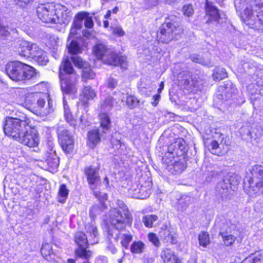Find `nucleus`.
I'll return each instance as SVG.
<instances>
[{"mask_svg":"<svg viewBox=\"0 0 263 263\" xmlns=\"http://www.w3.org/2000/svg\"><path fill=\"white\" fill-rule=\"evenodd\" d=\"M235 7L241 10V20L247 25L257 30L263 29V0H240L239 6Z\"/></svg>","mask_w":263,"mask_h":263,"instance_id":"f257e3e1","label":"nucleus"},{"mask_svg":"<svg viewBox=\"0 0 263 263\" xmlns=\"http://www.w3.org/2000/svg\"><path fill=\"white\" fill-rule=\"evenodd\" d=\"M73 71L68 57H66L63 62V71H60L61 89L64 94L74 96L77 92L76 84L78 76L74 73Z\"/></svg>","mask_w":263,"mask_h":263,"instance_id":"f03ea898","label":"nucleus"},{"mask_svg":"<svg viewBox=\"0 0 263 263\" xmlns=\"http://www.w3.org/2000/svg\"><path fill=\"white\" fill-rule=\"evenodd\" d=\"M100 128L93 129L88 133V141L89 146L93 148L98 144L101 138L104 139L108 133L110 126V120L106 113L100 114Z\"/></svg>","mask_w":263,"mask_h":263,"instance_id":"7ed1b4c3","label":"nucleus"},{"mask_svg":"<svg viewBox=\"0 0 263 263\" xmlns=\"http://www.w3.org/2000/svg\"><path fill=\"white\" fill-rule=\"evenodd\" d=\"M50 25L67 24L71 17V11L60 4L50 3Z\"/></svg>","mask_w":263,"mask_h":263,"instance_id":"20e7f679","label":"nucleus"},{"mask_svg":"<svg viewBox=\"0 0 263 263\" xmlns=\"http://www.w3.org/2000/svg\"><path fill=\"white\" fill-rule=\"evenodd\" d=\"M251 177L248 180L251 196L263 191V167L255 165L251 170Z\"/></svg>","mask_w":263,"mask_h":263,"instance_id":"39448f33","label":"nucleus"},{"mask_svg":"<svg viewBox=\"0 0 263 263\" xmlns=\"http://www.w3.org/2000/svg\"><path fill=\"white\" fill-rule=\"evenodd\" d=\"M109 221L115 229L122 230L127 224H132L133 217L131 213H127L126 215L117 208H113L109 211Z\"/></svg>","mask_w":263,"mask_h":263,"instance_id":"423d86ee","label":"nucleus"},{"mask_svg":"<svg viewBox=\"0 0 263 263\" xmlns=\"http://www.w3.org/2000/svg\"><path fill=\"white\" fill-rule=\"evenodd\" d=\"M174 16H169L166 19L165 23L163 24L160 31L157 32V40L162 43H168L174 37V35L178 34L180 32V29L177 28L174 24L171 23L170 20L173 21Z\"/></svg>","mask_w":263,"mask_h":263,"instance_id":"0eeeda50","label":"nucleus"},{"mask_svg":"<svg viewBox=\"0 0 263 263\" xmlns=\"http://www.w3.org/2000/svg\"><path fill=\"white\" fill-rule=\"evenodd\" d=\"M27 124L25 121L8 117L6 118L4 131L6 135L16 140Z\"/></svg>","mask_w":263,"mask_h":263,"instance_id":"6e6552de","label":"nucleus"},{"mask_svg":"<svg viewBox=\"0 0 263 263\" xmlns=\"http://www.w3.org/2000/svg\"><path fill=\"white\" fill-rule=\"evenodd\" d=\"M74 241L78 246L75 250L76 256L83 259H89L91 256L92 253L90 250H87L88 239L86 235L82 232L77 233L74 236Z\"/></svg>","mask_w":263,"mask_h":263,"instance_id":"1a4fd4ad","label":"nucleus"},{"mask_svg":"<svg viewBox=\"0 0 263 263\" xmlns=\"http://www.w3.org/2000/svg\"><path fill=\"white\" fill-rule=\"evenodd\" d=\"M18 141L28 147H35L39 143V138L36 130L31 127L28 124L24 128V131L16 139Z\"/></svg>","mask_w":263,"mask_h":263,"instance_id":"9d476101","label":"nucleus"},{"mask_svg":"<svg viewBox=\"0 0 263 263\" xmlns=\"http://www.w3.org/2000/svg\"><path fill=\"white\" fill-rule=\"evenodd\" d=\"M220 235L222 236L224 243L227 246H230L234 243L238 231L235 230L234 224L226 222L221 226Z\"/></svg>","mask_w":263,"mask_h":263,"instance_id":"9b49d317","label":"nucleus"},{"mask_svg":"<svg viewBox=\"0 0 263 263\" xmlns=\"http://www.w3.org/2000/svg\"><path fill=\"white\" fill-rule=\"evenodd\" d=\"M162 162L168 172L175 175L181 173L186 167L184 159L177 160L175 158H170L166 156H163Z\"/></svg>","mask_w":263,"mask_h":263,"instance_id":"f8f14e48","label":"nucleus"},{"mask_svg":"<svg viewBox=\"0 0 263 263\" xmlns=\"http://www.w3.org/2000/svg\"><path fill=\"white\" fill-rule=\"evenodd\" d=\"M59 138L61 146L65 153H70L73 148V139L70 133L63 129L58 132Z\"/></svg>","mask_w":263,"mask_h":263,"instance_id":"ddd939ff","label":"nucleus"},{"mask_svg":"<svg viewBox=\"0 0 263 263\" xmlns=\"http://www.w3.org/2000/svg\"><path fill=\"white\" fill-rule=\"evenodd\" d=\"M22 67V63L18 61L12 62L6 66V72L7 76L13 81H20L22 77L20 73V68Z\"/></svg>","mask_w":263,"mask_h":263,"instance_id":"4468645a","label":"nucleus"},{"mask_svg":"<svg viewBox=\"0 0 263 263\" xmlns=\"http://www.w3.org/2000/svg\"><path fill=\"white\" fill-rule=\"evenodd\" d=\"M84 174L90 189L94 190L95 185L100 181L99 168L93 167L92 166L86 167L84 170Z\"/></svg>","mask_w":263,"mask_h":263,"instance_id":"2eb2a0df","label":"nucleus"},{"mask_svg":"<svg viewBox=\"0 0 263 263\" xmlns=\"http://www.w3.org/2000/svg\"><path fill=\"white\" fill-rule=\"evenodd\" d=\"M103 61L105 63L109 65L120 66L122 69L126 68L127 65L126 58L125 57H119L111 51L110 53H107L105 58L103 59Z\"/></svg>","mask_w":263,"mask_h":263,"instance_id":"dca6fc26","label":"nucleus"},{"mask_svg":"<svg viewBox=\"0 0 263 263\" xmlns=\"http://www.w3.org/2000/svg\"><path fill=\"white\" fill-rule=\"evenodd\" d=\"M178 81L183 85L184 88L190 91H194L196 90V82L192 78L190 73L188 71L180 72L177 77Z\"/></svg>","mask_w":263,"mask_h":263,"instance_id":"f3484780","label":"nucleus"},{"mask_svg":"<svg viewBox=\"0 0 263 263\" xmlns=\"http://www.w3.org/2000/svg\"><path fill=\"white\" fill-rule=\"evenodd\" d=\"M205 10L206 15L209 17L206 23L215 22L219 23L220 15L218 9L214 6L213 3L206 0Z\"/></svg>","mask_w":263,"mask_h":263,"instance_id":"a211bd4d","label":"nucleus"},{"mask_svg":"<svg viewBox=\"0 0 263 263\" xmlns=\"http://www.w3.org/2000/svg\"><path fill=\"white\" fill-rule=\"evenodd\" d=\"M217 135L220 138L222 137L220 143H219L220 139H218V140L210 139L208 137L204 136V138L205 139L204 141V144L211 153L216 155H219L221 153L220 145L222 144V141L223 138V136L221 134L215 133V136Z\"/></svg>","mask_w":263,"mask_h":263,"instance_id":"6ab92c4d","label":"nucleus"},{"mask_svg":"<svg viewBox=\"0 0 263 263\" xmlns=\"http://www.w3.org/2000/svg\"><path fill=\"white\" fill-rule=\"evenodd\" d=\"M20 74L22 76L20 78V81L30 80L35 77V70L32 67L22 63V67L20 68Z\"/></svg>","mask_w":263,"mask_h":263,"instance_id":"aec40b11","label":"nucleus"},{"mask_svg":"<svg viewBox=\"0 0 263 263\" xmlns=\"http://www.w3.org/2000/svg\"><path fill=\"white\" fill-rule=\"evenodd\" d=\"M96 97V93L90 86H85L82 89L80 95V100L83 105H86L88 102Z\"/></svg>","mask_w":263,"mask_h":263,"instance_id":"412c9836","label":"nucleus"},{"mask_svg":"<svg viewBox=\"0 0 263 263\" xmlns=\"http://www.w3.org/2000/svg\"><path fill=\"white\" fill-rule=\"evenodd\" d=\"M38 93H28L25 95V100L21 104L28 109H35L36 101L38 99Z\"/></svg>","mask_w":263,"mask_h":263,"instance_id":"4be33fe9","label":"nucleus"},{"mask_svg":"<svg viewBox=\"0 0 263 263\" xmlns=\"http://www.w3.org/2000/svg\"><path fill=\"white\" fill-rule=\"evenodd\" d=\"M161 257L164 263H181V260L170 249H165L161 253Z\"/></svg>","mask_w":263,"mask_h":263,"instance_id":"5701e85b","label":"nucleus"},{"mask_svg":"<svg viewBox=\"0 0 263 263\" xmlns=\"http://www.w3.org/2000/svg\"><path fill=\"white\" fill-rule=\"evenodd\" d=\"M49 4L48 3L41 4L37 8V16L44 23H47L49 21Z\"/></svg>","mask_w":263,"mask_h":263,"instance_id":"b1692460","label":"nucleus"},{"mask_svg":"<svg viewBox=\"0 0 263 263\" xmlns=\"http://www.w3.org/2000/svg\"><path fill=\"white\" fill-rule=\"evenodd\" d=\"M85 229L86 232L89 234V240L91 244H93L98 242V231L97 227L95 225L94 220H91V222L85 226Z\"/></svg>","mask_w":263,"mask_h":263,"instance_id":"393cba45","label":"nucleus"},{"mask_svg":"<svg viewBox=\"0 0 263 263\" xmlns=\"http://www.w3.org/2000/svg\"><path fill=\"white\" fill-rule=\"evenodd\" d=\"M219 91L221 92V94L218 95L221 97V99L227 100L232 97V93L234 92L232 85L230 82H227L223 85L219 87Z\"/></svg>","mask_w":263,"mask_h":263,"instance_id":"a878e982","label":"nucleus"},{"mask_svg":"<svg viewBox=\"0 0 263 263\" xmlns=\"http://www.w3.org/2000/svg\"><path fill=\"white\" fill-rule=\"evenodd\" d=\"M63 106L64 117L66 121L70 126L75 128L78 125V121L73 117L65 98H63Z\"/></svg>","mask_w":263,"mask_h":263,"instance_id":"bb28decb","label":"nucleus"},{"mask_svg":"<svg viewBox=\"0 0 263 263\" xmlns=\"http://www.w3.org/2000/svg\"><path fill=\"white\" fill-rule=\"evenodd\" d=\"M194 199L193 197L183 195L178 199L177 209L180 211H184L186 210L190 204L194 202Z\"/></svg>","mask_w":263,"mask_h":263,"instance_id":"cd10ccee","label":"nucleus"},{"mask_svg":"<svg viewBox=\"0 0 263 263\" xmlns=\"http://www.w3.org/2000/svg\"><path fill=\"white\" fill-rule=\"evenodd\" d=\"M176 146L178 147V152H176V157L183 155L186 151L185 142L182 139H177L171 144V149Z\"/></svg>","mask_w":263,"mask_h":263,"instance_id":"c85d7f7f","label":"nucleus"},{"mask_svg":"<svg viewBox=\"0 0 263 263\" xmlns=\"http://www.w3.org/2000/svg\"><path fill=\"white\" fill-rule=\"evenodd\" d=\"M93 52L98 59H102L103 60L107 53L110 52V50L107 49L104 45L99 44L95 46Z\"/></svg>","mask_w":263,"mask_h":263,"instance_id":"c756f323","label":"nucleus"},{"mask_svg":"<svg viewBox=\"0 0 263 263\" xmlns=\"http://www.w3.org/2000/svg\"><path fill=\"white\" fill-rule=\"evenodd\" d=\"M68 194L69 190L66 185L64 184L60 185L57 196L58 201L60 203H64L67 200Z\"/></svg>","mask_w":263,"mask_h":263,"instance_id":"7c9ffc66","label":"nucleus"},{"mask_svg":"<svg viewBox=\"0 0 263 263\" xmlns=\"http://www.w3.org/2000/svg\"><path fill=\"white\" fill-rule=\"evenodd\" d=\"M224 185V181H219L216 187V193L217 196L222 199H227L229 195L230 191L228 188L223 189L222 185Z\"/></svg>","mask_w":263,"mask_h":263,"instance_id":"2f4dec72","label":"nucleus"},{"mask_svg":"<svg viewBox=\"0 0 263 263\" xmlns=\"http://www.w3.org/2000/svg\"><path fill=\"white\" fill-rule=\"evenodd\" d=\"M114 101V98L111 96H108L102 100L100 103L101 111H110L113 107Z\"/></svg>","mask_w":263,"mask_h":263,"instance_id":"473e14b6","label":"nucleus"},{"mask_svg":"<svg viewBox=\"0 0 263 263\" xmlns=\"http://www.w3.org/2000/svg\"><path fill=\"white\" fill-rule=\"evenodd\" d=\"M213 79L219 81L227 77V73L225 69L221 67H216L213 74Z\"/></svg>","mask_w":263,"mask_h":263,"instance_id":"72a5a7b5","label":"nucleus"},{"mask_svg":"<svg viewBox=\"0 0 263 263\" xmlns=\"http://www.w3.org/2000/svg\"><path fill=\"white\" fill-rule=\"evenodd\" d=\"M144 249L145 244L141 241H135L130 246V251L133 253H141L144 251Z\"/></svg>","mask_w":263,"mask_h":263,"instance_id":"f704fd0d","label":"nucleus"},{"mask_svg":"<svg viewBox=\"0 0 263 263\" xmlns=\"http://www.w3.org/2000/svg\"><path fill=\"white\" fill-rule=\"evenodd\" d=\"M36 54H35V55H36L37 57H33L32 59H33L35 61H36L39 64L41 65H46L47 63H48L49 60L48 57H45L43 59L44 60H41V57L44 56L45 55H47L46 52H45L43 50H42L41 49H39V50L36 52Z\"/></svg>","mask_w":263,"mask_h":263,"instance_id":"c9c22d12","label":"nucleus"},{"mask_svg":"<svg viewBox=\"0 0 263 263\" xmlns=\"http://www.w3.org/2000/svg\"><path fill=\"white\" fill-rule=\"evenodd\" d=\"M36 54H35V55H36L37 57H33L32 59H33L35 61H36L39 64L41 65H46L47 63H48L49 60L48 57H45L43 59L44 60H41V57L44 56L45 55H47L46 52H45L43 50H42L41 49H39V50L36 52Z\"/></svg>","mask_w":263,"mask_h":263,"instance_id":"e433bc0d","label":"nucleus"},{"mask_svg":"<svg viewBox=\"0 0 263 263\" xmlns=\"http://www.w3.org/2000/svg\"><path fill=\"white\" fill-rule=\"evenodd\" d=\"M31 42H24L20 44L18 48V52L21 56L28 58L29 55V50L30 48Z\"/></svg>","mask_w":263,"mask_h":263,"instance_id":"4c0bfd02","label":"nucleus"},{"mask_svg":"<svg viewBox=\"0 0 263 263\" xmlns=\"http://www.w3.org/2000/svg\"><path fill=\"white\" fill-rule=\"evenodd\" d=\"M117 20H114L110 23V28L112 31V33L119 36H123L125 34L124 31L122 28L118 24Z\"/></svg>","mask_w":263,"mask_h":263,"instance_id":"58836bf2","label":"nucleus"},{"mask_svg":"<svg viewBox=\"0 0 263 263\" xmlns=\"http://www.w3.org/2000/svg\"><path fill=\"white\" fill-rule=\"evenodd\" d=\"M157 219L158 217L155 215H147L143 217L142 221L145 227L151 228L153 227L154 222Z\"/></svg>","mask_w":263,"mask_h":263,"instance_id":"ea45409f","label":"nucleus"},{"mask_svg":"<svg viewBox=\"0 0 263 263\" xmlns=\"http://www.w3.org/2000/svg\"><path fill=\"white\" fill-rule=\"evenodd\" d=\"M199 245L205 248L210 243L209 235L208 233L202 232L198 236Z\"/></svg>","mask_w":263,"mask_h":263,"instance_id":"a19ab883","label":"nucleus"},{"mask_svg":"<svg viewBox=\"0 0 263 263\" xmlns=\"http://www.w3.org/2000/svg\"><path fill=\"white\" fill-rule=\"evenodd\" d=\"M139 193V199H143L149 197L151 193V189L149 186H146L144 185H139V190H138Z\"/></svg>","mask_w":263,"mask_h":263,"instance_id":"79ce46f5","label":"nucleus"},{"mask_svg":"<svg viewBox=\"0 0 263 263\" xmlns=\"http://www.w3.org/2000/svg\"><path fill=\"white\" fill-rule=\"evenodd\" d=\"M85 16V12L79 13L76 16V18L73 22V26L76 28L80 29L82 28Z\"/></svg>","mask_w":263,"mask_h":263,"instance_id":"37998d69","label":"nucleus"},{"mask_svg":"<svg viewBox=\"0 0 263 263\" xmlns=\"http://www.w3.org/2000/svg\"><path fill=\"white\" fill-rule=\"evenodd\" d=\"M93 194L95 197L99 200L103 209H106V206L104 202L107 199V194L98 191H93Z\"/></svg>","mask_w":263,"mask_h":263,"instance_id":"c03bdc74","label":"nucleus"},{"mask_svg":"<svg viewBox=\"0 0 263 263\" xmlns=\"http://www.w3.org/2000/svg\"><path fill=\"white\" fill-rule=\"evenodd\" d=\"M69 53L72 54H76L81 52V49L79 44L74 40H72L68 46Z\"/></svg>","mask_w":263,"mask_h":263,"instance_id":"a18cd8bd","label":"nucleus"},{"mask_svg":"<svg viewBox=\"0 0 263 263\" xmlns=\"http://www.w3.org/2000/svg\"><path fill=\"white\" fill-rule=\"evenodd\" d=\"M139 101L137 98L132 95H129L128 93L126 97V105L130 108H133L138 105Z\"/></svg>","mask_w":263,"mask_h":263,"instance_id":"49530a36","label":"nucleus"},{"mask_svg":"<svg viewBox=\"0 0 263 263\" xmlns=\"http://www.w3.org/2000/svg\"><path fill=\"white\" fill-rule=\"evenodd\" d=\"M159 236L161 239H164L166 241L172 242V236L168 229H161L159 232Z\"/></svg>","mask_w":263,"mask_h":263,"instance_id":"de8ad7c7","label":"nucleus"},{"mask_svg":"<svg viewBox=\"0 0 263 263\" xmlns=\"http://www.w3.org/2000/svg\"><path fill=\"white\" fill-rule=\"evenodd\" d=\"M52 42V52L55 54H53V57L55 59L59 58V55L58 54V48H59V38L57 36H52V39L50 38V42ZM51 43H50V45Z\"/></svg>","mask_w":263,"mask_h":263,"instance_id":"09e8293b","label":"nucleus"},{"mask_svg":"<svg viewBox=\"0 0 263 263\" xmlns=\"http://www.w3.org/2000/svg\"><path fill=\"white\" fill-rule=\"evenodd\" d=\"M83 68L82 77L84 79L87 80L94 78L95 74L90 67H87L86 66H85Z\"/></svg>","mask_w":263,"mask_h":263,"instance_id":"8fccbe9b","label":"nucleus"},{"mask_svg":"<svg viewBox=\"0 0 263 263\" xmlns=\"http://www.w3.org/2000/svg\"><path fill=\"white\" fill-rule=\"evenodd\" d=\"M105 209H103L102 205L100 207L98 205H94L91 207L89 210V215L92 219L95 218V217L102 212Z\"/></svg>","mask_w":263,"mask_h":263,"instance_id":"3c124183","label":"nucleus"},{"mask_svg":"<svg viewBox=\"0 0 263 263\" xmlns=\"http://www.w3.org/2000/svg\"><path fill=\"white\" fill-rule=\"evenodd\" d=\"M191 60L193 62L201 64L205 66H210V63L208 61H206L202 57L197 54H193L190 57Z\"/></svg>","mask_w":263,"mask_h":263,"instance_id":"603ef678","label":"nucleus"},{"mask_svg":"<svg viewBox=\"0 0 263 263\" xmlns=\"http://www.w3.org/2000/svg\"><path fill=\"white\" fill-rule=\"evenodd\" d=\"M59 162V158L55 154L54 157L52 158V161L50 160V173H54L58 171Z\"/></svg>","mask_w":263,"mask_h":263,"instance_id":"864d4df0","label":"nucleus"},{"mask_svg":"<svg viewBox=\"0 0 263 263\" xmlns=\"http://www.w3.org/2000/svg\"><path fill=\"white\" fill-rule=\"evenodd\" d=\"M148 240L153 244L156 247L158 248L160 246V242L158 237L154 233H149L147 235Z\"/></svg>","mask_w":263,"mask_h":263,"instance_id":"5fc2aeb1","label":"nucleus"},{"mask_svg":"<svg viewBox=\"0 0 263 263\" xmlns=\"http://www.w3.org/2000/svg\"><path fill=\"white\" fill-rule=\"evenodd\" d=\"M71 60L73 63L74 65L76 66H77L79 68L84 67L85 66H87V64L85 62H83L82 59L76 55H73L71 57Z\"/></svg>","mask_w":263,"mask_h":263,"instance_id":"6e6d98bb","label":"nucleus"},{"mask_svg":"<svg viewBox=\"0 0 263 263\" xmlns=\"http://www.w3.org/2000/svg\"><path fill=\"white\" fill-rule=\"evenodd\" d=\"M139 185L137 184L133 185V187L128 190L129 195L132 198L139 199Z\"/></svg>","mask_w":263,"mask_h":263,"instance_id":"4d7b16f0","label":"nucleus"},{"mask_svg":"<svg viewBox=\"0 0 263 263\" xmlns=\"http://www.w3.org/2000/svg\"><path fill=\"white\" fill-rule=\"evenodd\" d=\"M159 41L157 40H155L154 41H151L148 43V46L147 47V50L148 52L150 54H152L153 53H155L156 52H158V44Z\"/></svg>","mask_w":263,"mask_h":263,"instance_id":"13d9d810","label":"nucleus"},{"mask_svg":"<svg viewBox=\"0 0 263 263\" xmlns=\"http://www.w3.org/2000/svg\"><path fill=\"white\" fill-rule=\"evenodd\" d=\"M121 238V243L122 246L125 248H127L129 242L132 240L133 237L130 234H124L122 235Z\"/></svg>","mask_w":263,"mask_h":263,"instance_id":"bf43d9fd","label":"nucleus"},{"mask_svg":"<svg viewBox=\"0 0 263 263\" xmlns=\"http://www.w3.org/2000/svg\"><path fill=\"white\" fill-rule=\"evenodd\" d=\"M117 208L118 210H121L123 214L127 215V213H130L126 205L122 200H118L117 201Z\"/></svg>","mask_w":263,"mask_h":263,"instance_id":"052dcab7","label":"nucleus"},{"mask_svg":"<svg viewBox=\"0 0 263 263\" xmlns=\"http://www.w3.org/2000/svg\"><path fill=\"white\" fill-rule=\"evenodd\" d=\"M178 152V147L177 146L174 147L173 148L171 149V144L167 147V152L165 154L164 156H166L170 158H175L176 156V152Z\"/></svg>","mask_w":263,"mask_h":263,"instance_id":"680f3d73","label":"nucleus"},{"mask_svg":"<svg viewBox=\"0 0 263 263\" xmlns=\"http://www.w3.org/2000/svg\"><path fill=\"white\" fill-rule=\"evenodd\" d=\"M183 14L187 17L192 16L194 13L193 7L191 5H186L184 6L182 8Z\"/></svg>","mask_w":263,"mask_h":263,"instance_id":"e2e57ef3","label":"nucleus"},{"mask_svg":"<svg viewBox=\"0 0 263 263\" xmlns=\"http://www.w3.org/2000/svg\"><path fill=\"white\" fill-rule=\"evenodd\" d=\"M84 25L86 28H91L93 26V22L91 17H89L88 14L85 13V16L84 18Z\"/></svg>","mask_w":263,"mask_h":263,"instance_id":"0e129e2a","label":"nucleus"},{"mask_svg":"<svg viewBox=\"0 0 263 263\" xmlns=\"http://www.w3.org/2000/svg\"><path fill=\"white\" fill-rule=\"evenodd\" d=\"M39 48H40L36 44L31 43L29 50V52H30V53H29V55H28V57L32 59L33 57H35V54H36V52Z\"/></svg>","mask_w":263,"mask_h":263,"instance_id":"69168bd1","label":"nucleus"},{"mask_svg":"<svg viewBox=\"0 0 263 263\" xmlns=\"http://www.w3.org/2000/svg\"><path fill=\"white\" fill-rule=\"evenodd\" d=\"M233 178V177L230 176L225 177L222 180H221V181H224V185H222V188H228L229 191H230V189L231 187V185L234 184L232 182L233 181L232 180Z\"/></svg>","mask_w":263,"mask_h":263,"instance_id":"338daca9","label":"nucleus"},{"mask_svg":"<svg viewBox=\"0 0 263 263\" xmlns=\"http://www.w3.org/2000/svg\"><path fill=\"white\" fill-rule=\"evenodd\" d=\"M10 34L8 28L0 25V40L4 39Z\"/></svg>","mask_w":263,"mask_h":263,"instance_id":"774afa93","label":"nucleus"}]
</instances>
